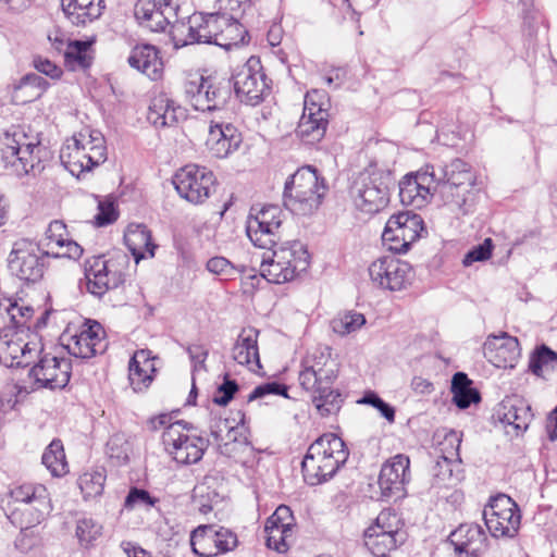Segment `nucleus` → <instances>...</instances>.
I'll return each instance as SVG.
<instances>
[{"instance_id": "nucleus-7", "label": "nucleus", "mask_w": 557, "mask_h": 557, "mask_svg": "<svg viewBox=\"0 0 557 557\" xmlns=\"http://www.w3.org/2000/svg\"><path fill=\"white\" fill-rule=\"evenodd\" d=\"M184 92L189 103L197 111H209L218 113L216 116H226L233 120L235 115V102L232 97V84L230 79L203 77L188 81L185 84Z\"/></svg>"}, {"instance_id": "nucleus-28", "label": "nucleus", "mask_w": 557, "mask_h": 557, "mask_svg": "<svg viewBox=\"0 0 557 557\" xmlns=\"http://www.w3.org/2000/svg\"><path fill=\"white\" fill-rule=\"evenodd\" d=\"M484 357L496 368H513L520 358L519 342L516 337L502 333L490 335L483 345Z\"/></svg>"}, {"instance_id": "nucleus-42", "label": "nucleus", "mask_w": 557, "mask_h": 557, "mask_svg": "<svg viewBox=\"0 0 557 557\" xmlns=\"http://www.w3.org/2000/svg\"><path fill=\"white\" fill-rule=\"evenodd\" d=\"M225 24V15L219 14H194L191 15V25H194L196 44H214L218 38L220 27Z\"/></svg>"}, {"instance_id": "nucleus-58", "label": "nucleus", "mask_w": 557, "mask_h": 557, "mask_svg": "<svg viewBox=\"0 0 557 557\" xmlns=\"http://www.w3.org/2000/svg\"><path fill=\"white\" fill-rule=\"evenodd\" d=\"M493 250V240L491 238L484 239V242L473 247L463 258V264L466 267L471 265L473 262L485 261L491 258Z\"/></svg>"}, {"instance_id": "nucleus-33", "label": "nucleus", "mask_w": 557, "mask_h": 557, "mask_svg": "<svg viewBox=\"0 0 557 557\" xmlns=\"http://www.w3.org/2000/svg\"><path fill=\"white\" fill-rule=\"evenodd\" d=\"M154 357L148 349L137 350L128 364V379L135 392L146 389L153 380L156 372Z\"/></svg>"}, {"instance_id": "nucleus-4", "label": "nucleus", "mask_w": 557, "mask_h": 557, "mask_svg": "<svg viewBox=\"0 0 557 557\" xmlns=\"http://www.w3.org/2000/svg\"><path fill=\"white\" fill-rule=\"evenodd\" d=\"M434 178L442 200L454 209L468 213L472 207V187L475 184L471 166L461 159H455L443 168H434Z\"/></svg>"}, {"instance_id": "nucleus-22", "label": "nucleus", "mask_w": 557, "mask_h": 557, "mask_svg": "<svg viewBox=\"0 0 557 557\" xmlns=\"http://www.w3.org/2000/svg\"><path fill=\"white\" fill-rule=\"evenodd\" d=\"M71 370L70 359L45 354L29 370V376L35 380V383L39 387L57 389L67 385L71 377Z\"/></svg>"}, {"instance_id": "nucleus-17", "label": "nucleus", "mask_w": 557, "mask_h": 557, "mask_svg": "<svg viewBox=\"0 0 557 557\" xmlns=\"http://www.w3.org/2000/svg\"><path fill=\"white\" fill-rule=\"evenodd\" d=\"M422 231L423 220L419 214L399 212L387 220L382 239L388 244L389 250L404 253L420 237Z\"/></svg>"}, {"instance_id": "nucleus-1", "label": "nucleus", "mask_w": 557, "mask_h": 557, "mask_svg": "<svg viewBox=\"0 0 557 557\" xmlns=\"http://www.w3.org/2000/svg\"><path fill=\"white\" fill-rule=\"evenodd\" d=\"M301 367L299 383L304 389L312 393V404L319 414L327 417L338 412L343 397L332 387L337 377L335 363L323 354H313L302 360Z\"/></svg>"}, {"instance_id": "nucleus-46", "label": "nucleus", "mask_w": 557, "mask_h": 557, "mask_svg": "<svg viewBox=\"0 0 557 557\" xmlns=\"http://www.w3.org/2000/svg\"><path fill=\"white\" fill-rule=\"evenodd\" d=\"M247 35L246 28L238 21L225 16V24L220 27L215 45L230 50L243 45Z\"/></svg>"}, {"instance_id": "nucleus-38", "label": "nucleus", "mask_w": 557, "mask_h": 557, "mask_svg": "<svg viewBox=\"0 0 557 557\" xmlns=\"http://www.w3.org/2000/svg\"><path fill=\"white\" fill-rule=\"evenodd\" d=\"M147 119L156 127L173 126L185 119V110L165 97H158L149 106Z\"/></svg>"}, {"instance_id": "nucleus-64", "label": "nucleus", "mask_w": 557, "mask_h": 557, "mask_svg": "<svg viewBox=\"0 0 557 557\" xmlns=\"http://www.w3.org/2000/svg\"><path fill=\"white\" fill-rule=\"evenodd\" d=\"M34 66L38 72L51 77L52 79L60 78L63 73L61 67L55 65L50 60L44 59L41 57H36L34 59Z\"/></svg>"}, {"instance_id": "nucleus-24", "label": "nucleus", "mask_w": 557, "mask_h": 557, "mask_svg": "<svg viewBox=\"0 0 557 557\" xmlns=\"http://www.w3.org/2000/svg\"><path fill=\"white\" fill-rule=\"evenodd\" d=\"M65 348L69 354L81 359L102 354L107 348L103 327L96 321L84 323L78 332L69 336Z\"/></svg>"}, {"instance_id": "nucleus-55", "label": "nucleus", "mask_w": 557, "mask_h": 557, "mask_svg": "<svg viewBox=\"0 0 557 557\" xmlns=\"http://www.w3.org/2000/svg\"><path fill=\"white\" fill-rule=\"evenodd\" d=\"M370 527H377L380 531H388L389 534L405 536L399 517L388 509L382 510Z\"/></svg>"}, {"instance_id": "nucleus-36", "label": "nucleus", "mask_w": 557, "mask_h": 557, "mask_svg": "<svg viewBox=\"0 0 557 557\" xmlns=\"http://www.w3.org/2000/svg\"><path fill=\"white\" fill-rule=\"evenodd\" d=\"M49 83L35 73H28L10 86L11 100L14 104H25L42 96Z\"/></svg>"}, {"instance_id": "nucleus-20", "label": "nucleus", "mask_w": 557, "mask_h": 557, "mask_svg": "<svg viewBox=\"0 0 557 557\" xmlns=\"http://www.w3.org/2000/svg\"><path fill=\"white\" fill-rule=\"evenodd\" d=\"M233 86L240 101L256 106L263 99L268 88L265 74L258 58L251 57L233 75Z\"/></svg>"}, {"instance_id": "nucleus-50", "label": "nucleus", "mask_w": 557, "mask_h": 557, "mask_svg": "<svg viewBox=\"0 0 557 557\" xmlns=\"http://www.w3.org/2000/svg\"><path fill=\"white\" fill-rule=\"evenodd\" d=\"M5 313L16 326H22L33 314L28 306L20 305L11 298H0V314Z\"/></svg>"}, {"instance_id": "nucleus-15", "label": "nucleus", "mask_w": 557, "mask_h": 557, "mask_svg": "<svg viewBox=\"0 0 557 557\" xmlns=\"http://www.w3.org/2000/svg\"><path fill=\"white\" fill-rule=\"evenodd\" d=\"M485 525L494 537H513L520 528L518 505L507 495L492 497L483 510Z\"/></svg>"}, {"instance_id": "nucleus-12", "label": "nucleus", "mask_w": 557, "mask_h": 557, "mask_svg": "<svg viewBox=\"0 0 557 557\" xmlns=\"http://www.w3.org/2000/svg\"><path fill=\"white\" fill-rule=\"evenodd\" d=\"M36 333L17 327L0 334V363L5 367H27L41 352Z\"/></svg>"}, {"instance_id": "nucleus-57", "label": "nucleus", "mask_w": 557, "mask_h": 557, "mask_svg": "<svg viewBox=\"0 0 557 557\" xmlns=\"http://www.w3.org/2000/svg\"><path fill=\"white\" fill-rule=\"evenodd\" d=\"M156 503V499L150 496V494L140 488H132L128 492V495L125 498L124 507L127 509H133L135 507H151Z\"/></svg>"}, {"instance_id": "nucleus-43", "label": "nucleus", "mask_w": 557, "mask_h": 557, "mask_svg": "<svg viewBox=\"0 0 557 557\" xmlns=\"http://www.w3.org/2000/svg\"><path fill=\"white\" fill-rule=\"evenodd\" d=\"M471 384L472 382L463 372H457L453 376V401L460 409H466L471 404H478L481 400L480 393Z\"/></svg>"}, {"instance_id": "nucleus-11", "label": "nucleus", "mask_w": 557, "mask_h": 557, "mask_svg": "<svg viewBox=\"0 0 557 557\" xmlns=\"http://www.w3.org/2000/svg\"><path fill=\"white\" fill-rule=\"evenodd\" d=\"M126 256L104 259L103 256H92L85 261V277L87 290L97 296H103L108 290L115 289L125 282Z\"/></svg>"}, {"instance_id": "nucleus-52", "label": "nucleus", "mask_w": 557, "mask_h": 557, "mask_svg": "<svg viewBox=\"0 0 557 557\" xmlns=\"http://www.w3.org/2000/svg\"><path fill=\"white\" fill-rule=\"evenodd\" d=\"M554 360H556V352L546 345H542L531 355L529 369L536 376H544V369L550 368Z\"/></svg>"}, {"instance_id": "nucleus-32", "label": "nucleus", "mask_w": 557, "mask_h": 557, "mask_svg": "<svg viewBox=\"0 0 557 557\" xmlns=\"http://www.w3.org/2000/svg\"><path fill=\"white\" fill-rule=\"evenodd\" d=\"M259 331L253 327L243 329L232 348V358L249 370L257 372L261 369L259 348Z\"/></svg>"}, {"instance_id": "nucleus-60", "label": "nucleus", "mask_w": 557, "mask_h": 557, "mask_svg": "<svg viewBox=\"0 0 557 557\" xmlns=\"http://www.w3.org/2000/svg\"><path fill=\"white\" fill-rule=\"evenodd\" d=\"M237 389L238 385L236 381L225 375L224 382L218 387L213 396V403L220 406H226L233 399Z\"/></svg>"}, {"instance_id": "nucleus-26", "label": "nucleus", "mask_w": 557, "mask_h": 557, "mask_svg": "<svg viewBox=\"0 0 557 557\" xmlns=\"http://www.w3.org/2000/svg\"><path fill=\"white\" fill-rule=\"evenodd\" d=\"M177 5L172 0H138L135 17L150 32H163L177 18Z\"/></svg>"}, {"instance_id": "nucleus-30", "label": "nucleus", "mask_w": 557, "mask_h": 557, "mask_svg": "<svg viewBox=\"0 0 557 557\" xmlns=\"http://www.w3.org/2000/svg\"><path fill=\"white\" fill-rule=\"evenodd\" d=\"M460 443L461 438L455 431H451L445 436L444 445H449L450 450L443 448V455L438 457L432 467V475L436 485L449 486L454 485L458 481V478L454 474V466H456V462H460Z\"/></svg>"}, {"instance_id": "nucleus-27", "label": "nucleus", "mask_w": 557, "mask_h": 557, "mask_svg": "<svg viewBox=\"0 0 557 557\" xmlns=\"http://www.w3.org/2000/svg\"><path fill=\"white\" fill-rule=\"evenodd\" d=\"M9 494L14 502L29 506L30 518L25 522L26 527L40 523L52 510L49 493L41 484L24 483L15 485Z\"/></svg>"}, {"instance_id": "nucleus-47", "label": "nucleus", "mask_w": 557, "mask_h": 557, "mask_svg": "<svg viewBox=\"0 0 557 557\" xmlns=\"http://www.w3.org/2000/svg\"><path fill=\"white\" fill-rule=\"evenodd\" d=\"M42 463L54 476L64 475L67 472V462L62 442L54 440L42 454Z\"/></svg>"}, {"instance_id": "nucleus-29", "label": "nucleus", "mask_w": 557, "mask_h": 557, "mask_svg": "<svg viewBox=\"0 0 557 557\" xmlns=\"http://www.w3.org/2000/svg\"><path fill=\"white\" fill-rule=\"evenodd\" d=\"M44 246L47 256L54 258L78 259L83 253V248L69 237L66 225L60 220L48 225Z\"/></svg>"}, {"instance_id": "nucleus-16", "label": "nucleus", "mask_w": 557, "mask_h": 557, "mask_svg": "<svg viewBox=\"0 0 557 557\" xmlns=\"http://www.w3.org/2000/svg\"><path fill=\"white\" fill-rule=\"evenodd\" d=\"M173 184L182 198L199 205L210 197L214 189L215 177L206 166L187 164L175 173Z\"/></svg>"}, {"instance_id": "nucleus-34", "label": "nucleus", "mask_w": 557, "mask_h": 557, "mask_svg": "<svg viewBox=\"0 0 557 557\" xmlns=\"http://www.w3.org/2000/svg\"><path fill=\"white\" fill-rule=\"evenodd\" d=\"M127 61L132 67L151 79H158L161 76L163 62L159 57V51L152 45L136 46L133 48Z\"/></svg>"}, {"instance_id": "nucleus-9", "label": "nucleus", "mask_w": 557, "mask_h": 557, "mask_svg": "<svg viewBox=\"0 0 557 557\" xmlns=\"http://www.w3.org/2000/svg\"><path fill=\"white\" fill-rule=\"evenodd\" d=\"M189 424L184 421L169 423L162 434L165 451L181 465H194L201 460L209 441L189 433Z\"/></svg>"}, {"instance_id": "nucleus-37", "label": "nucleus", "mask_w": 557, "mask_h": 557, "mask_svg": "<svg viewBox=\"0 0 557 557\" xmlns=\"http://www.w3.org/2000/svg\"><path fill=\"white\" fill-rule=\"evenodd\" d=\"M69 21L76 26L97 20L104 9V0H61Z\"/></svg>"}, {"instance_id": "nucleus-59", "label": "nucleus", "mask_w": 557, "mask_h": 557, "mask_svg": "<svg viewBox=\"0 0 557 557\" xmlns=\"http://www.w3.org/2000/svg\"><path fill=\"white\" fill-rule=\"evenodd\" d=\"M359 403L367 404L376 408L381 412V414L389 422H393L395 419L394 408L389 406L387 403H385L374 392L367 393Z\"/></svg>"}, {"instance_id": "nucleus-51", "label": "nucleus", "mask_w": 557, "mask_h": 557, "mask_svg": "<svg viewBox=\"0 0 557 557\" xmlns=\"http://www.w3.org/2000/svg\"><path fill=\"white\" fill-rule=\"evenodd\" d=\"M366 323L363 314L347 312L332 321V329L339 335H347L359 330Z\"/></svg>"}, {"instance_id": "nucleus-54", "label": "nucleus", "mask_w": 557, "mask_h": 557, "mask_svg": "<svg viewBox=\"0 0 557 557\" xmlns=\"http://www.w3.org/2000/svg\"><path fill=\"white\" fill-rule=\"evenodd\" d=\"M171 37L176 48L196 44V40H191L193 37H195L191 16L188 18L187 23L174 20L171 24Z\"/></svg>"}, {"instance_id": "nucleus-2", "label": "nucleus", "mask_w": 557, "mask_h": 557, "mask_svg": "<svg viewBox=\"0 0 557 557\" xmlns=\"http://www.w3.org/2000/svg\"><path fill=\"white\" fill-rule=\"evenodd\" d=\"M348 450L344 441L335 434H323L308 448L302 462L304 480L309 485L326 482L346 462Z\"/></svg>"}, {"instance_id": "nucleus-61", "label": "nucleus", "mask_w": 557, "mask_h": 557, "mask_svg": "<svg viewBox=\"0 0 557 557\" xmlns=\"http://www.w3.org/2000/svg\"><path fill=\"white\" fill-rule=\"evenodd\" d=\"M207 269L209 272L222 275L225 280L232 277L235 273V267L224 257H214L207 262Z\"/></svg>"}, {"instance_id": "nucleus-56", "label": "nucleus", "mask_w": 557, "mask_h": 557, "mask_svg": "<svg viewBox=\"0 0 557 557\" xmlns=\"http://www.w3.org/2000/svg\"><path fill=\"white\" fill-rule=\"evenodd\" d=\"M287 389L288 388L285 384H281L278 382H268L255 387L253 391L249 394L247 400L253 401L270 394L281 395L285 398H288Z\"/></svg>"}, {"instance_id": "nucleus-40", "label": "nucleus", "mask_w": 557, "mask_h": 557, "mask_svg": "<svg viewBox=\"0 0 557 557\" xmlns=\"http://www.w3.org/2000/svg\"><path fill=\"white\" fill-rule=\"evenodd\" d=\"M60 45H65L63 50L64 64L70 71H85L94 60L92 42L89 40H69Z\"/></svg>"}, {"instance_id": "nucleus-49", "label": "nucleus", "mask_w": 557, "mask_h": 557, "mask_svg": "<svg viewBox=\"0 0 557 557\" xmlns=\"http://www.w3.org/2000/svg\"><path fill=\"white\" fill-rule=\"evenodd\" d=\"M75 534L79 544L88 547L101 536L102 525L92 518L83 517L77 520Z\"/></svg>"}, {"instance_id": "nucleus-31", "label": "nucleus", "mask_w": 557, "mask_h": 557, "mask_svg": "<svg viewBox=\"0 0 557 557\" xmlns=\"http://www.w3.org/2000/svg\"><path fill=\"white\" fill-rule=\"evenodd\" d=\"M449 543L458 554L478 557L487 547V536L483 528L475 523L460 524L449 534Z\"/></svg>"}, {"instance_id": "nucleus-62", "label": "nucleus", "mask_w": 557, "mask_h": 557, "mask_svg": "<svg viewBox=\"0 0 557 557\" xmlns=\"http://www.w3.org/2000/svg\"><path fill=\"white\" fill-rule=\"evenodd\" d=\"M117 218L113 202L99 201L98 213L96 214V223L99 226L108 225L114 222Z\"/></svg>"}, {"instance_id": "nucleus-19", "label": "nucleus", "mask_w": 557, "mask_h": 557, "mask_svg": "<svg viewBox=\"0 0 557 557\" xmlns=\"http://www.w3.org/2000/svg\"><path fill=\"white\" fill-rule=\"evenodd\" d=\"M368 273L375 287L391 292L404 289L412 277L410 264L395 256L375 259L369 265Z\"/></svg>"}, {"instance_id": "nucleus-25", "label": "nucleus", "mask_w": 557, "mask_h": 557, "mask_svg": "<svg viewBox=\"0 0 557 557\" xmlns=\"http://www.w3.org/2000/svg\"><path fill=\"white\" fill-rule=\"evenodd\" d=\"M242 143L240 134L226 116H214L210 121L206 147L214 158H226L237 150Z\"/></svg>"}, {"instance_id": "nucleus-6", "label": "nucleus", "mask_w": 557, "mask_h": 557, "mask_svg": "<svg viewBox=\"0 0 557 557\" xmlns=\"http://www.w3.org/2000/svg\"><path fill=\"white\" fill-rule=\"evenodd\" d=\"M270 250L271 256L264 253L260 264L262 277L270 283L290 282L309 267L310 256L300 240H287Z\"/></svg>"}, {"instance_id": "nucleus-53", "label": "nucleus", "mask_w": 557, "mask_h": 557, "mask_svg": "<svg viewBox=\"0 0 557 557\" xmlns=\"http://www.w3.org/2000/svg\"><path fill=\"white\" fill-rule=\"evenodd\" d=\"M252 218L259 220V225H270L278 231H281L282 223L285 219L284 210L276 205H268L262 207L256 214H252ZM257 225L255 227H258Z\"/></svg>"}, {"instance_id": "nucleus-21", "label": "nucleus", "mask_w": 557, "mask_h": 557, "mask_svg": "<svg viewBox=\"0 0 557 557\" xmlns=\"http://www.w3.org/2000/svg\"><path fill=\"white\" fill-rule=\"evenodd\" d=\"M434 165H425L416 173L407 174L399 182V198L403 205L424 207L437 194L434 183Z\"/></svg>"}, {"instance_id": "nucleus-48", "label": "nucleus", "mask_w": 557, "mask_h": 557, "mask_svg": "<svg viewBox=\"0 0 557 557\" xmlns=\"http://www.w3.org/2000/svg\"><path fill=\"white\" fill-rule=\"evenodd\" d=\"M264 531L267 532V546L277 553H286L293 542L294 529L288 524L278 525L267 521Z\"/></svg>"}, {"instance_id": "nucleus-3", "label": "nucleus", "mask_w": 557, "mask_h": 557, "mask_svg": "<svg viewBox=\"0 0 557 557\" xmlns=\"http://www.w3.org/2000/svg\"><path fill=\"white\" fill-rule=\"evenodd\" d=\"M64 168L76 177L90 172L107 160L103 135L96 129L85 128L67 139L60 151Z\"/></svg>"}, {"instance_id": "nucleus-39", "label": "nucleus", "mask_w": 557, "mask_h": 557, "mask_svg": "<svg viewBox=\"0 0 557 557\" xmlns=\"http://www.w3.org/2000/svg\"><path fill=\"white\" fill-rule=\"evenodd\" d=\"M124 242L136 263L146 256H154L157 246L151 240L150 231L144 224H129L124 234Z\"/></svg>"}, {"instance_id": "nucleus-8", "label": "nucleus", "mask_w": 557, "mask_h": 557, "mask_svg": "<svg viewBox=\"0 0 557 557\" xmlns=\"http://www.w3.org/2000/svg\"><path fill=\"white\" fill-rule=\"evenodd\" d=\"M391 183L389 171L367 169L357 176L350 187V197L355 207L368 214L379 212L388 202Z\"/></svg>"}, {"instance_id": "nucleus-45", "label": "nucleus", "mask_w": 557, "mask_h": 557, "mask_svg": "<svg viewBox=\"0 0 557 557\" xmlns=\"http://www.w3.org/2000/svg\"><path fill=\"white\" fill-rule=\"evenodd\" d=\"M107 474L103 468H91L78 478V487L85 500L95 499L102 495Z\"/></svg>"}, {"instance_id": "nucleus-35", "label": "nucleus", "mask_w": 557, "mask_h": 557, "mask_svg": "<svg viewBox=\"0 0 557 557\" xmlns=\"http://www.w3.org/2000/svg\"><path fill=\"white\" fill-rule=\"evenodd\" d=\"M499 419L504 424L512 425L517 431L528 429L532 412L530 406L520 397H507L500 403Z\"/></svg>"}, {"instance_id": "nucleus-14", "label": "nucleus", "mask_w": 557, "mask_h": 557, "mask_svg": "<svg viewBox=\"0 0 557 557\" xmlns=\"http://www.w3.org/2000/svg\"><path fill=\"white\" fill-rule=\"evenodd\" d=\"M46 256V251L38 244L21 238L13 245L9 267L20 280L36 283L44 276Z\"/></svg>"}, {"instance_id": "nucleus-63", "label": "nucleus", "mask_w": 557, "mask_h": 557, "mask_svg": "<svg viewBox=\"0 0 557 557\" xmlns=\"http://www.w3.org/2000/svg\"><path fill=\"white\" fill-rule=\"evenodd\" d=\"M225 441H221V445H218L221 453L225 455H231V453L234 450L230 446L232 444H242L245 443L246 438L243 436V429L234 425L230 433H226L224 435Z\"/></svg>"}, {"instance_id": "nucleus-18", "label": "nucleus", "mask_w": 557, "mask_h": 557, "mask_svg": "<svg viewBox=\"0 0 557 557\" xmlns=\"http://www.w3.org/2000/svg\"><path fill=\"white\" fill-rule=\"evenodd\" d=\"M237 544V535L224 527L201 524L190 534L191 549L199 557H215L235 549Z\"/></svg>"}, {"instance_id": "nucleus-13", "label": "nucleus", "mask_w": 557, "mask_h": 557, "mask_svg": "<svg viewBox=\"0 0 557 557\" xmlns=\"http://www.w3.org/2000/svg\"><path fill=\"white\" fill-rule=\"evenodd\" d=\"M329 98L324 90L313 89L305 96L304 112L296 133L302 143L313 145L325 135L329 124Z\"/></svg>"}, {"instance_id": "nucleus-10", "label": "nucleus", "mask_w": 557, "mask_h": 557, "mask_svg": "<svg viewBox=\"0 0 557 557\" xmlns=\"http://www.w3.org/2000/svg\"><path fill=\"white\" fill-rule=\"evenodd\" d=\"M0 150L5 166L11 168L15 175L40 171V148L22 129L7 132L0 140Z\"/></svg>"}, {"instance_id": "nucleus-41", "label": "nucleus", "mask_w": 557, "mask_h": 557, "mask_svg": "<svg viewBox=\"0 0 557 557\" xmlns=\"http://www.w3.org/2000/svg\"><path fill=\"white\" fill-rule=\"evenodd\" d=\"M404 541L405 536L380 531L377 527H369L364 531V545L375 557H387Z\"/></svg>"}, {"instance_id": "nucleus-23", "label": "nucleus", "mask_w": 557, "mask_h": 557, "mask_svg": "<svg viewBox=\"0 0 557 557\" xmlns=\"http://www.w3.org/2000/svg\"><path fill=\"white\" fill-rule=\"evenodd\" d=\"M409 466V457L403 454L383 463L379 475V486L383 497L397 499L405 496V486L410 481Z\"/></svg>"}, {"instance_id": "nucleus-44", "label": "nucleus", "mask_w": 557, "mask_h": 557, "mask_svg": "<svg viewBox=\"0 0 557 557\" xmlns=\"http://www.w3.org/2000/svg\"><path fill=\"white\" fill-rule=\"evenodd\" d=\"M258 222L259 220L252 218V214L249 215L246 232L250 242L253 244V246L262 249L274 248L281 240V231L271 227L268 224L264 226L259 225V227H253L256 226V223L258 224Z\"/></svg>"}, {"instance_id": "nucleus-5", "label": "nucleus", "mask_w": 557, "mask_h": 557, "mask_svg": "<svg viewBox=\"0 0 557 557\" xmlns=\"http://www.w3.org/2000/svg\"><path fill=\"white\" fill-rule=\"evenodd\" d=\"M326 194L323 178L311 166L298 169L285 182L284 206L297 215H311L315 212Z\"/></svg>"}]
</instances>
